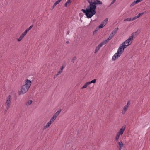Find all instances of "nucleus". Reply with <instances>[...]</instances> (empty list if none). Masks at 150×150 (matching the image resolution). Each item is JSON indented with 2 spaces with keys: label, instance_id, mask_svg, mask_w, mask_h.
<instances>
[{
  "label": "nucleus",
  "instance_id": "f257e3e1",
  "mask_svg": "<svg viewBox=\"0 0 150 150\" xmlns=\"http://www.w3.org/2000/svg\"><path fill=\"white\" fill-rule=\"evenodd\" d=\"M88 2L89 5L86 10L82 9L81 11L85 13L88 18H90L96 13V5H102V3L99 0H88Z\"/></svg>",
  "mask_w": 150,
  "mask_h": 150
},
{
  "label": "nucleus",
  "instance_id": "f03ea898",
  "mask_svg": "<svg viewBox=\"0 0 150 150\" xmlns=\"http://www.w3.org/2000/svg\"><path fill=\"white\" fill-rule=\"evenodd\" d=\"M24 83L21 87L20 90L18 92L19 95L24 94L28 91L31 85L32 82L30 80L26 79L24 81Z\"/></svg>",
  "mask_w": 150,
  "mask_h": 150
},
{
  "label": "nucleus",
  "instance_id": "7ed1b4c3",
  "mask_svg": "<svg viewBox=\"0 0 150 150\" xmlns=\"http://www.w3.org/2000/svg\"><path fill=\"white\" fill-rule=\"evenodd\" d=\"M61 111V109H60L56 112L54 115L51 118L50 121L47 123L46 125L44 126L43 129H46L54 122L57 117L59 115Z\"/></svg>",
  "mask_w": 150,
  "mask_h": 150
},
{
  "label": "nucleus",
  "instance_id": "20e7f679",
  "mask_svg": "<svg viewBox=\"0 0 150 150\" xmlns=\"http://www.w3.org/2000/svg\"><path fill=\"white\" fill-rule=\"evenodd\" d=\"M125 125L122 127L117 132L115 137V139L116 141H118L120 138V136H122L125 130Z\"/></svg>",
  "mask_w": 150,
  "mask_h": 150
},
{
  "label": "nucleus",
  "instance_id": "39448f33",
  "mask_svg": "<svg viewBox=\"0 0 150 150\" xmlns=\"http://www.w3.org/2000/svg\"><path fill=\"white\" fill-rule=\"evenodd\" d=\"M139 32L138 31H137L135 32H133L132 33L131 35L130 36L128 39L126 40L125 42L128 44H129L130 45L131 44L132 42V40L133 39V37L135 35H136L137 36V35L139 33Z\"/></svg>",
  "mask_w": 150,
  "mask_h": 150
},
{
  "label": "nucleus",
  "instance_id": "423d86ee",
  "mask_svg": "<svg viewBox=\"0 0 150 150\" xmlns=\"http://www.w3.org/2000/svg\"><path fill=\"white\" fill-rule=\"evenodd\" d=\"M123 52L122 51L120 48H118L117 52L112 57V59L113 61H115L119 57H120L123 53Z\"/></svg>",
  "mask_w": 150,
  "mask_h": 150
},
{
  "label": "nucleus",
  "instance_id": "0eeeda50",
  "mask_svg": "<svg viewBox=\"0 0 150 150\" xmlns=\"http://www.w3.org/2000/svg\"><path fill=\"white\" fill-rule=\"evenodd\" d=\"M11 96L10 95H9L6 98V101L5 103V105L6 108L7 110L9 109L11 106Z\"/></svg>",
  "mask_w": 150,
  "mask_h": 150
},
{
  "label": "nucleus",
  "instance_id": "6e6552de",
  "mask_svg": "<svg viewBox=\"0 0 150 150\" xmlns=\"http://www.w3.org/2000/svg\"><path fill=\"white\" fill-rule=\"evenodd\" d=\"M129 45H130L129 44H128V43L124 42L122 44L120 45L119 48L124 52V49L126 48Z\"/></svg>",
  "mask_w": 150,
  "mask_h": 150
},
{
  "label": "nucleus",
  "instance_id": "1a4fd4ad",
  "mask_svg": "<svg viewBox=\"0 0 150 150\" xmlns=\"http://www.w3.org/2000/svg\"><path fill=\"white\" fill-rule=\"evenodd\" d=\"M130 104V101L128 100L127 102V104L123 107L122 110V114L123 115H124L125 114L126 111L127 110Z\"/></svg>",
  "mask_w": 150,
  "mask_h": 150
},
{
  "label": "nucleus",
  "instance_id": "9d476101",
  "mask_svg": "<svg viewBox=\"0 0 150 150\" xmlns=\"http://www.w3.org/2000/svg\"><path fill=\"white\" fill-rule=\"evenodd\" d=\"M106 44L103 41L100 43L96 48L95 50V53H96L98 51L102 46Z\"/></svg>",
  "mask_w": 150,
  "mask_h": 150
},
{
  "label": "nucleus",
  "instance_id": "9b49d317",
  "mask_svg": "<svg viewBox=\"0 0 150 150\" xmlns=\"http://www.w3.org/2000/svg\"><path fill=\"white\" fill-rule=\"evenodd\" d=\"M108 20V19L107 18L105 19L99 26V28L100 29L105 26Z\"/></svg>",
  "mask_w": 150,
  "mask_h": 150
},
{
  "label": "nucleus",
  "instance_id": "f8f14e48",
  "mask_svg": "<svg viewBox=\"0 0 150 150\" xmlns=\"http://www.w3.org/2000/svg\"><path fill=\"white\" fill-rule=\"evenodd\" d=\"M26 35H25L24 33H23L20 35L19 37L17 39V41L18 42L21 41Z\"/></svg>",
  "mask_w": 150,
  "mask_h": 150
},
{
  "label": "nucleus",
  "instance_id": "ddd939ff",
  "mask_svg": "<svg viewBox=\"0 0 150 150\" xmlns=\"http://www.w3.org/2000/svg\"><path fill=\"white\" fill-rule=\"evenodd\" d=\"M114 36L113 35H112L111 33L110 35L108 38L106 40H104L103 41L106 44L110 40L112 37Z\"/></svg>",
  "mask_w": 150,
  "mask_h": 150
},
{
  "label": "nucleus",
  "instance_id": "4468645a",
  "mask_svg": "<svg viewBox=\"0 0 150 150\" xmlns=\"http://www.w3.org/2000/svg\"><path fill=\"white\" fill-rule=\"evenodd\" d=\"M139 2H140V1L139 0H136V1H134L133 3L131 4L130 6H132L135 5L136 4H137Z\"/></svg>",
  "mask_w": 150,
  "mask_h": 150
},
{
  "label": "nucleus",
  "instance_id": "2eb2a0df",
  "mask_svg": "<svg viewBox=\"0 0 150 150\" xmlns=\"http://www.w3.org/2000/svg\"><path fill=\"white\" fill-rule=\"evenodd\" d=\"M71 3V0H68L66 3L65 4V6L66 7L70 5Z\"/></svg>",
  "mask_w": 150,
  "mask_h": 150
},
{
  "label": "nucleus",
  "instance_id": "dca6fc26",
  "mask_svg": "<svg viewBox=\"0 0 150 150\" xmlns=\"http://www.w3.org/2000/svg\"><path fill=\"white\" fill-rule=\"evenodd\" d=\"M89 85V84L88 82H86L84 85V86L81 87V89H83L86 88L88 87V85Z\"/></svg>",
  "mask_w": 150,
  "mask_h": 150
},
{
  "label": "nucleus",
  "instance_id": "f3484780",
  "mask_svg": "<svg viewBox=\"0 0 150 150\" xmlns=\"http://www.w3.org/2000/svg\"><path fill=\"white\" fill-rule=\"evenodd\" d=\"M134 19L133 17L132 18H126L124 19V21H134Z\"/></svg>",
  "mask_w": 150,
  "mask_h": 150
},
{
  "label": "nucleus",
  "instance_id": "a211bd4d",
  "mask_svg": "<svg viewBox=\"0 0 150 150\" xmlns=\"http://www.w3.org/2000/svg\"><path fill=\"white\" fill-rule=\"evenodd\" d=\"M32 103V100H28L26 103L25 105L27 106H28L31 105Z\"/></svg>",
  "mask_w": 150,
  "mask_h": 150
},
{
  "label": "nucleus",
  "instance_id": "6ab92c4d",
  "mask_svg": "<svg viewBox=\"0 0 150 150\" xmlns=\"http://www.w3.org/2000/svg\"><path fill=\"white\" fill-rule=\"evenodd\" d=\"M96 79H94L92 80L90 82H88L90 85L92 83H95L96 82Z\"/></svg>",
  "mask_w": 150,
  "mask_h": 150
},
{
  "label": "nucleus",
  "instance_id": "aec40b11",
  "mask_svg": "<svg viewBox=\"0 0 150 150\" xmlns=\"http://www.w3.org/2000/svg\"><path fill=\"white\" fill-rule=\"evenodd\" d=\"M118 144L120 147H123V144L121 141H120L118 142Z\"/></svg>",
  "mask_w": 150,
  "mask_h": 150
},
{
  "label": "nucleus",
  "instance_id": "412c9836",
  "mask_svg": "<svg viewBox=\"0 0 150 150\" xmlns=\"http://www.w3.org/2000/svg\"><path fill=\"white\" fill-rule=\"evenodd\" d=\"M30 29H29V28H27L26 30L23 33H24L25 35H26L27 32L29 31Z\"/></svg>",
  "mask_w": 150,
  "mask_h": 150
},
{
  "label": "nucleus",
  "instance_id": "4be33fe9",
  "mask_svg": "<svg viewBox=\"0 0 150 150\" xmlns=\"http://www.w3.org/2000/svg\"><path fill=\"white\" fill-rule=\"evenodd\" d=\"M30 29H29V28H27L26 30L23 33H24L25 35H26L27 32L29 31Z\"/></svg>",
  "mask_w": 150,
  "mask_h": 150
},
{
  "label": "nucleus",
  "instance_id": "5701e85b",
  "mask_svg": "<svg viewBox=\"0 0 150 150\" xmlns=\"http://www.w3.org/2000/svg\"><path fill=\"white\" fill-rule=\"evenodd\" d=\"M76 59V56H74L72 58L71 62L72 63H74L75 60Z\"/></svg>",
  "mask_w": 150,
  "mask_h": 150
},
{
  "label": "nucleus",
  "instance_id": "b1692460",
  "mask_svg": "<svg viewBox=\"0 0 150 150\" xmlns=\"http://www.w3.org/2000/svg\"><path fill=\"white\" fill-rule=\"evenodd\" d=\"M62 0H58L54 4V5H57V4H59Z\"/></svg>",
  "mask_w": 150,
  "mask_h": 150
},
{
  "label": "nucleus",
  "instance_id": "393cba45",
  "mask_svg": "<svg viewBox=\"0 0 150 150\" xmlns=\"http://www.w3.org/2000/svg\"><path fill=\"white\" fill-rule=\"evenodd\" d=\"M62 71H61V70H60L58 72L57 74H56V76H57L58 75H59L62 72Z\"/></svg>",
  "mask_w": 150,
  "mask_h": 150
},
{
  "label": "nucleus",
  "instance_id": "a878e982",
  "mask_svg": "<svg viewBox=\"0 0 150 150\" xmlns=\"http://www.w3.org/2000/svg\"><path fill=\"white\" fill-rule=\"evenodd\" d=\"M118 30V28H116L113 31L115 33H116Z\"/></svg>",
  "mask_w": 150,
  "mask_h": 150
},
{
  "label": "nucleus",
  "instance_id": "bb28decb",
  "mask_svg": "<svg viewBox=\"0 0 150 150\" xmlns=\"http://www.w3.org/2000/svg\"><path fill=\"white\" fill-rule=\"evenodd\" d=\"M139 17H140L138 15L137 16H136L134 17H133V19H134V20H136V19L138 18Z\"/></svg>",
  "mask_w": 150,
  "mask_h": 150
},
{
  "label": "nucleus",
  "instance_id": "cd10ccee",
  "mask_svg": "<svg viewBox=\"0 0 150 150\" xmlns=\"http://www.w3.org/2000/svg\"><path fill=\"white\" fill-rule=\"evenodd\" d=\"M145 13V12H143V13H139L138 15L140 17L142 15H143V14H144V13Z\"/></svg>",
  "mask_w": 150,
  "mask_h": 150
},
{
  "label": "nucleus",
  "instance_id": "c85d7f7f",
  "mask_svg": "<svg viewBox=\"0 0 150 150\" xmlns=\"http://www.w3.org/2000/svg\"><path fill=\"white\" fill-rule=\"evenodd\" d=\"M64 66L63 65H62L60 67V70H61V71H63V69H64Z\"/></svg>",
  "mask_w": 150,
  "mask_h": 150
},
{
  "label": "nucleus",
  "instance_id": "c756f323",
  "mask_svg": "<svg viewBox=\"0 0 150 150\" xmlns=\"http://www.w3.org/2000/svg\"><path fill=\"white\" fill-rule=\"evenodd\" d=\"M56 6V5H54V4L52 7V9H53Z\"/></svg>",
  "mask_w": 150,
  "mask_h": 150
},
{
  "label": "nucleus",
  "instance_id": "7c9ffc66",
  "mask_svg": "<svg viewBox=\"0 0 150 150\" xmlns=\"http://www.w3.org/2000/svg\"><path fill=\"white\" fill-rule=\"evenodd\" d=\"M111 34L112 35H113L114 36V35H115V34H116L113 31L111 33Z\"/></svg>",
  "mask_w": 150,
  "mask_h": 150
},
{
  "label": "nucleus",
  "instance_id": "2f4dec72",
  "mask_svg": "<svg viewBox=\"0 0 150 150\" xmlns=\"http://www.w3.org/2000/svg\"><path fill=\"white\" fill-rule=\"evenodd\" d=\"M115 2L114 1H112V2H111V4H110V6H111L112 4H113L114 3H115Z\"/></svg>",
  "mask_w": 150,
  "mask_h": 150
},
{
  "label": "nucleus",
  "instance_id": "473e14b6",
  "mask_svg": "<svg viewBox=\"0 0 150 150\" xmlns=\"http://www.w3.org/2000/svg\"><path fill=\"white\" fill-rule=\"evenodd\" d=\"M32 27H33V25H31V26H30L29 28V29H31L32 28Z\"/></svg>",
  "mask_w": 150,
  "mask_h": 150
},
{
  "label": "nucleus",
  "instance_id": "72a5a7b5",
  "mask_svg": "<svg viewBox=\"0 0 150 150\" xmlns=\"http://www.w3.org/2000/svg\"><path fill=\"white\" fill-rule=\"evenodd\" d=\"M120 147L119 148V150H121V149H122V147Z\"/></svg>",
  "mask_w": 150,
  "mask_h": 150
},
{
  "label": "nucleus",
  "instance_id": "f704fd0d",
  "mask_svg": "<svg viewBox=\"0 0 150 150\" xmlns=\"http://www.w3.org/2000/svg\"><path fill=\"white\" fill-rule=\"evenodd\" d=\"M66 43H69V42L68 41H67L66 42Z\"/></svg>",
  "mask_w": 150,
  "mask_h": 150
},
{
  "label": "nucleus",
  "instance_id": "c9c22d12",
  "mask_svg": "<svg viewBox=\"0 0 150 150\" xmlns=\"http://www.w3.org/2000/svg\"><path fill=\"white\" fill-rule=\"evenodd\" d=\"M113 1H114L115 2L116 0H113Z\"/></svg>",
  "mask_w": 150,
  "mask_h": 150
}]
</instances>
